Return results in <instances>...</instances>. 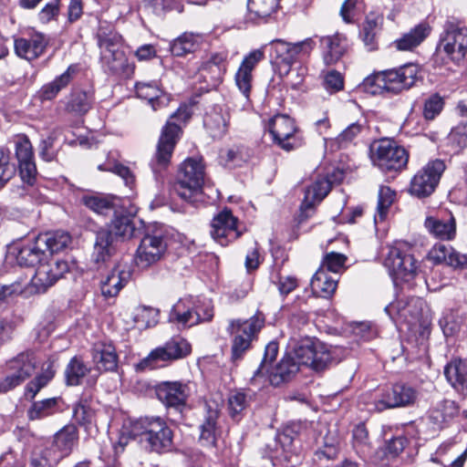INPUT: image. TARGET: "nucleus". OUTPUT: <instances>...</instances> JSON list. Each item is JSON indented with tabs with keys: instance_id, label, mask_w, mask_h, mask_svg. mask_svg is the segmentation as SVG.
<instances>
[{
	"instance_id": "1",
	"label": "nucleus",
	"mask_w": 467,
	"mask_h": 467,
	"mask_svg": "<svg viewBox=\"0 0 467 467\" xmlns=\"http://www.w3.org/2000/svg\"><path fill=\"white\" fill-rule=\"evenodd\" d=\"M129 433L149 451L163 453L171 450L173 432L161 417L139 419L131 424Z\"/></svg>"
},
{
	"instance_id": "2",
	"label": "nucleus",
	"mask_w": 467,
	"mask_h": 467,
	"mask_svg": "<svg viewBox=\"0 0 467 467\" xmlns=\"http://www.w3.org/2000/svg\"><path fill=\"white\" fill-rule=\"evenodd\" d=\"M384 265L396 285L412 281L419 267L412 254V246L404 241L395 242L389 247Z\"/></svg>"
},
{
	"instance_id": "3",
	"label": "nucleus",
	"mask_w": 467,
	"mask_h": 467,
	"mask_svg": "<svg viewBox=\"0 0 467 467\" xmlns=\"http://www.w3.org/2000/svg\"><path fill=\"white\" fill-rule=\"evenodd\" d=\"M135 226L133 219L126 214H115L109 231H99L94 244L93 260L95 263H106L113 253V235L123 239L133 236Z\"/></svg>"
},
{
	"instance_id": "4",
	"label": "nucleus",
	"mask_w": 467,
	"mask_h": 467,
	"mask_svg": "<svg viewBox=\"0 0 467 467\" xmlns=\"http://www.w3.org/2000/svg\"><path fill=\"white\" fill-rule=\"evenodd\" d=\"M204 182V165L201 159L185 160L179 170L173 189L184 201L193 202Z\"/></svg>"
},
{
	"instance_id": "5",
	"label": "nucleus",
	"mask_w": 467,
	"mask_h": 467,
	"mask_svg": "<svg viewBox=\"0 0 467 467\" xmlns=\"http://www.w3.org/2000/svg\"><path fill=\"white\" fill-rule=\"evenodd\" d=\"M213 317V311L209 301L189 296L180 299L172 306L170 321L182 327H191L201 322L210 321Z\"/></svg>"
},
{
	"instance_id": "6",
	"label": "nucleus",
	"mask_w": 467,
	"mask_h": 467,
	"mask_svg": "<svg viewBox=\"0 0 467 467\" xmlns=\"http://www.w3.org/2000/svg\"><path fill=\"white\" fill-rule=\"evenodd\" d=\"M298 364L316 371L326 369L334 360L332 351L321 341L305 337L298 341L290 354Z\"/></svg>"
},
{
	"instance_id": "7",
	"label": "nucleus",
	"mask_w": 467,
	"mask_h": 467,
	"mask_svg": "<svg viewBox=\"0 0 467 467\" xmlns=\"http://www.w3.org/2000/svg\"><path fill=\"white\" fill-rule=\"evenodd\" d=\"M265 325V318L262 314H256L249 319L232 320L229 331L233 336L232 359L237 361L250 348L251 343L257 337L259 331Z\"/></svg>"
},
{
	"instance_id": "8",
	"label": "nucleus",
	"mask_w": 467,
	"mask_h": 467,
	"mask_svg": "<svg viewBox=\"0 0 467 467\" xmlns=\"http://www.w3.org/2000/svg\"><path fill=\"white\" fill-rule=\"evenodd\" d=\"M192 352L191 344L181 337H174L164 345L152 349L150 354L138 364L139 369H152L163 367L168 363L182 359Z\"/></svg>"
},
{
	"instance_id": "9",
	"label": "nucleus",
	"mask_w": 467,
	"mask_h": 467,
	"mask_svg": "<svg viewBox=\"0 0 467 467\" xmlns=\"http://www.w3.org/2000/svg\"><path fill=\"white\" fill-rule=\"evenodd\" d=\"M372 161L385 171H398L406 167L409 153L402 146L390 139H381L372 146Z\"/></svg>"
},
{
	"instance_id": "10",
	"label": "nucleus",
	"mask_w": 467,
	"mask_h": 467,
	"mask_svg": "<svg viewBox=\"0 0 467 467\" xmlns=\"http://www.w3.org/2000/svg\"><path fill=\"white\" fill-rule=\"evenodd\" d=\"M270 46L272 59L279 67H284L285 73H288L293 64L310 55L316 43L311 37L296 43L275 39Z\"/></svg>"
},
{
	"instance_id": "11",
	"label": "nucleus",
	"mask_w": 467,
	"mask_h": 467,
	"mask_svg": "<svg viewBox=\"0 0 467 467\" xmlns=\"http://www.w3.org/2000/svg\"><path fill=\"white\" fill-rule=\"evenodd\" d=\"M68 269V264L64 260L48 258L42 261L37 265L36 273L26 287V292L28 294L45 293L58 279L62 278Z\"/></svg>"
},
{
	"instance_id": "12",
	"label": "nucleus",
	"mask_w": 467,
	"mask_h": 467,
	"mask_svg": "<svg viewBox=\"0 0 467 467\" xmlns=\"http://www.w3.org/2000/svg\"><path fill=\"white\" fill-rule=\"evenodd\" d=\"M440 49L452 61L462 60L467 52V26L456 20L447 21Z\"/></svg>"
},
{
	"instance_id": "13",
	"label": "nucleus",
	"mask_w": 467,
	"mask_h": 467,
	"mask_svg": "<svg viewBox=\"0 0 467 467\" xmlns=\"http://www.w3.org/2000/svg\"><path fill=\"white\" fill-rule=\"evenodd\" d=\"M268 130L274 141L286 151L299 148L303 143L295 120L287 115L278 114L270 119Z\"/></svg>"
},
{
	"instance_id": "14",
	"label": "nucleus",
	"mask_w": 467,
	"mask_h": 467,
	"mask_svg": "<svg viewBox=\"0 0 467 467\" xmlns=\"http://www.w3.org/2000/svg\"><path fill=\"white\" fill-rule=\"evenodd\" d=\"M99 47L103 67L112 74H121L127 71L128 59L122 50L120 36L117 34L106 36H99Z\"/></svg>"
},
{
	"instance_id": "15",
	"label": "nucleus",
	"mask_w": 467,
	"mask_h": 467,
	"mask_svg": "<svg viewBox=\"0 0 467 467\" xmlns=\"http://www.w3.org/2000/svg\"><path fill=\"white\" fill-rule=\"evenodd\" d=\"M445 171V164L441 160L429 161L413 176L410 192L418 197L424 198L431 195L437 187L441 174Z\"/></svg>"
},
{
	"instance_id": "16",
	"label": "nucleus",
	"mask_w": 467,
	"mask_h": 467,
	"mask_svg": "<svg viewBox=\"0 0 467 467\" xmlns=\"http://www.w3.org/2000/svg\"><path fill=\"white\" fill-rule=\"evenodd\" d=\"M36 358L33 352H23L11 359L8 364L10 373L0 381V393H5L22 384L36 369Z\"/></svg>"
},
{
	"instance_id": "17",
	"label": "nucleus",
	"mask_w": 467,
	"mask_h": 467,
	"mask_svg": "<svg viewBox=\"0 0 467 467\" xmlns=\"http://www.w3.org/2000/svg\"><path fill=\"white\" fill-rule=\"evenodd\" d=\"M180 133V126L171 121H168L163 127L157 145L155 158L151 161V167L154 172H160L169 165Z\"/></svg>"
},
{
	"instance_id": "18",
	"label": "nucleus",
	"mask_w": 467,
	"mask_h": 467,
	"mask_svg": "<svg viewBox=\"0 0 467 467\" xmlns=\"http://www.w3.org/2000/svg\"><path fill=\"white\" fill-rule=\"evenodd\" d=\"M417 391L410 386L396 384L384 390L373 401L374 410L382 411L388 409L407 407L415 402Z\"/></svg>"
},
{
	"instance_id": "19",
	"label": "nucleus",
	"mask_w": 467,
	"mask_h": 467,
	"mask_svg": "<svg viewBox=\"0 0 467 467\" xmlns=\"http://www.w3.org/2000/svg\"><path fill=\"white\" fill-rule=\"evenodd\" d=\"M241 234L238 219L234 216L231 210L225 208L213 217L211 223V236L220 245H228Z\"/></svg>"
},
{
	"instance_id": "20",
	"label": "nucleus",
	"mask_w": 467,
	"mask_h": 467,
	"mask_svg": "<svg viewBox=\"0 0 467 467\" xmlns=\"http://www.w3.org/2000/svg\"><path fill=\"white\" fill-rule=\"evenodd\" d=\"M167 246V241L161 234H146L137 248L136 265L141 268L152 265L162 258Z\"/></svg>"
},
{
	"instance_id": "21",
	"label": "nucleus",
	"mask_w": 467,
	"mask_h": 467,
	"mask_svg": "<svg viewBox=\"0 0 467 467\" xmlns=\"http://www.w3.org/2000/svg\"><path fill=\"white\" fill-rule=\"evenodd\" d=\"M383 71L387 92L393 94H398L414 86L420 72L418 66L412 63Z\"/></svg>"
},
{
	"instance_id": "22",
	"label": "nucleus",
	"mask_w": 467,
	"mask_h": 467,
	"mask_svg": "<svg viewBox=\"0 0 467 467\" xmlns=\"http://www.w3.org/2000/svg\"><path fill=\"white\" fill-rule=\"evenodd\" d=\"M15 146L20 176L23 182L32 185L37 173L32 144L26 136L19 135L16 138Z\"/></svg>"
},
{
	"instance_id": "23",
	"label": "nucleus",
	"mask_w": 467,
	"mask_h": 467,
	"mask_svg": "<svg viewBox=\"0 0 467 467\" xmlns=\"http://www.w3.org/2000/svg\"><path fill=\"white\" fill-rule=\"evenodd\" d=\"M48 46V38L40 32H34L28 37L16 38L14 47L16 54L28 61L42 56Z\"/></svg>"
},
{
	"instance_id": "24",
	"label": "nucleus",
	"mask_w": 467,
	"mask_h": 467,
	"mask_svg": "<svg viewBox=\"0 0 467 467\" xmlns=\"http://www.w3.org/2000/svg\"><path fill=\"white\" fill-rule=\"evenodd\" d=\"M190 387L182 381H163L157 385L156 395L167 407L179 408L190 396Z\"/></svg>"
},
{
	"instance_id": "25",
	"label": "nucleus",
	"mask_w": 467,
	"mask_h": 467,
	"mask_svg": "<svg viewBox=\"0 0 467 467\" xmlns=\"http://www.w3.org/2000/svg\"><path fill=\"white\" fill-rule=\"evenodd\" d=\"M319 42L323 50L324 62L327 66L336 64L348 49L347 37L339 33L321 36Z\"/></svg>"
},
{
	"instance_id": "26",
	"label": "nucleus",
	"mask_w": 467,
	"mask_h": 467,
	"mask_svg": "<svg viewBox=\"0 0 467 467\" xmlns=\"http://www.w3.org/2000/svg\"><path fill=\"white\" fill-rule=\"evenodd\" d=\"M78 430L74 425H67L56 433L53 441L47 447L58 456L59 460L67 457L78 442Z\"/></svg>"
},
{
	"instance_id": "27",
	"label": "nucleus",
	"mask_w": 467,
	"mask_h": 467,
	"mask_svg": "<svg viewBox=\"0 0 467 467\" xmlns=\"http://www.w3.org/2000/svg\"><path fill=\"white\" fill-rule=\"evenodd\" d=\"M298 364L294 360L291 355H286L273 368L264 375L262 380H265L272 386L277 387L290 380L292 377L298 371Z\"/></svg>"
},
{
	"instance_id": "28",
	"label": "nucleus",
	"mask_w": 467,
	"mask_h": 467,
	"mask_svg": "<svg viewBox=\"0 0 467 467\" xmlns=\"http://www.w3.org/2000/svg\"><path fill=\"white\" fill-rule=\"evenodd\" d=\"M92 360L99 371H112L118 366V355L111 343L99 341L92 348Z\"/></svg>"
},
{
	"instance_id": "29",
	"label": "nucleus",
	"mask_w": 467,
	"mask_h": 467,
	"mask_svg": "<svg viewBox=\"0 0 467 467\" xmlns=\"http://www.w3.org/2000/svg\"><path fill=\"white\" fill-rule=\"evenodd\" d=\"M130 274L120 265H116L100 282L101 295L105 298L115 297L127 285Z\"/></svg>"
},
{
	"instance_id": "30",
	"label": "nucleus",
	"mask_w": 467,
	"mask_h": 467,
	"mask_svg": "<svg viewBox=\"0 0 467 467\" xmlns=\"http://www.w3.org/2000/svg\"><path fill=\"white\" fill-rule=\"evenodd\" d=\"M444 375L451 387L467 396V359H453L444 368Z\"/></svg>"
},
{
	"instance_id": "31",
	"label": "nucleus",
	"mask_w": 467,
	"mask_h": 467,
	"mask_svg": "<svg viewBox=\"0 0 467 467\" xmlns=\"http://www.w3.org/2000/svg\"><path fill=\"white\" fill-rule=\"evenodd\" d=\"M137 96L148 100L153 110L162 109L170 103L171 98L156 83L140 82L136 84Z\"/></svg>"
},
{
	"instance_id": "32",
	"label": "nucleus",
	"mask_w": 467,
	"mask_h": 467,
	"mask_svg": "<svg viewBox=\"0 0 467 467\" xmlns=\"http://www.w3.org/2000/svg\"><path fill=\"white\" fill-rule=\"evenodd\" d=\"M76 72V67L71 65L54 80L43 85L36 94L38 99L41 101L54 99L62 89L69 85Z\"/></svg>"
},
{
	"instance_id": "33",
	"label": "nucleus",
	"mask_w": 467,
	"mask_h": 467,
	"mask_svg": "<svg viewBox=\"0 0 467 467\" xmlns=\"http://www.w3.org/2000/svg\"><path fill=\"white\" fill-rule=\"evenodd\" d=\"M204 410V420L200 426V441L203 445L213 446L215 442V430L219 416V405L214 401H207L205 402Z\"/></svg>"
},
{
	"instance_id": "34",
	"label": "nucleus",
	"mask_w": 467,
	"mask_h": 467,
	"mask_svg": "<svg viewBox=\"0 0 467 467\" xmlns=\"http://www.w3.org/2000/svg\"><path fill=\"white\" fill-rule=\"evenodd\" d=\"M230 115L226 110L221 108H214L206 113L203 124L211 137L213 139H221L223 137L229 126Z\"/></svg>"
},
{
	"instance_id": "35",
	"label": "nucleus",
	"mask_w": 467,
	"mask_h": 467,
	"mask_svg": "<svg viewBox=\"0 0 467 467\" xmlns=\"http://www.w3.org/2000/svg\"><path fill=\"white\" fill-rule=\"evenodd\" d=\"M330 183L327 179H318L309 185L305 192V198L300 206L302 214L308 216L316 203L320 202L329 192Z\"/></svg>"
},
{
	"instance_id": "36",
	"label": "nucleus",
	"mask_w": 467,
	"mask_h": 467,
	"mask_svg": "<svg viewBox=\"0 0 467 467\" xmlns=\"http://www.w3.org/2000/svg\"><path fill=\"white\" fill-rule=\"evenodd\" d=\"M424 225L431 234L441 240H451L456 234V223L451 214L445 219L429 216Z\"/></svg>"
},
{
	"instance_id": "37",
	"label": "nucleus",
	"mask_w": 467,
	"mask_h": 467,
	"mask_svg": "<svg viewBox=\"0 0 467 467\" xmlns=\"http://www.w3.org/2000/svg\"><path fill=\"white\" fill-rule=\"evenodd\" d=\"M38 244L47 251V259L52 258V254L58 253L71 243V236L64 231L49 232L37 235Z\"/></svg>"
},
{
	"instance_id": "38",
	"label": "nucleus",
	"mask_w": 467,
	"mask_h": 467,
	"mask_svg": "<svg viewBox=\"0 0 467 467\" xmlns=\"http://www.w3.org/2000/svg\"><path fill=\"white\" fill-rule=\"evenodd\" d=\"M202 42V34L185 32L171 43L170 50L173 56L183 57L198 50Z\"/></svg>"
},
{
	"instance_id": "39",
	"label": "nucleus",
	"mask_w": 467,
	"mask_h": 467,
	"mask_svg": "<svg viewBox=\"0 0 467 467\" xmlns=\"http://www.w3.org/2000/svg\"><path fill=\"white\" fill-rule=\"evenodd\" d=\"M47 259V251L38 244L37 237L34 242L24 244L18 248L16 254L17 263L24 266H35Z\"/></svg>"
},
{
	"instance_id": "40",
	"label": "nucleus",
	"mask_w": 467,
	"mask_h": 467,
	"mask_svg": "<svg viewBox=\"0 0 467 467\" xmlns=\"http://www.w3.org/2000/svg\"><path fill=\"white\" fill-rule=\"evenodd\" d=\"M337 280L329 276L327 271L319 268L311 280L313 292L322 297H330L336 291Z\"/></svg>"
},
{
	"instance_id": "41",
	"label": "nucleus",
	"mask_w": 467,
	"mask_h": 467,
	"mask_svg": "<svg viewBox=\"0 0 467 467\" xmlns=\"http://www.w3.org/2000/svg\"><path fill=\"white\" fill-rule=\"evenodd\" d=\"M458 414V407L452 400H443L438 403L430 412L429 420L437 428L443 425Z\"/></svg>"
},
{
	"instance_id": "42",
	"label": "nucleus",
	"mask_w": 467,
	"mask_h": 467,
	"mask_svg": "<svg viewBox=\"0 0 467 467\" xmlns=\"http://www.w3.org/2000/svg\"><path fill=\"white\" fill-rule=\"evenodd\" d=\"M431 28L427 24H419L409 33L396 40L399 50H410L418 47L430 34Z\"/></svg>"
},
{
	"instance_id": "43",
	"label": "nucleus",
	"mask_w": 467,
	"mask_h": 467,
	"mask_svg": "<svg viewBox=\"0 0 467 467\" xmlns=\"http://www.w3.org/2000/svg\"><path fill=\"white\" fill-rule=\"evenodd\" d=\"M227 53L224 51L211 54L202 64L200 70L202 75L205 72L211 74V78L215 81L220 79L225 71Z\"/></svg>"
},
{
	"instance_id": "44",
	"label": "nucleus",
	"mask_w": 467,
	"mask_h": 467,
	"mask_svg": "<svg viewBox=\"0 0 467 467\" xmlns=\"http://www.w3.org/2000/svg\"><path fill=\"white\" fill-rule=\"evenodd\" d=\"M466 317L459 311H449L440 320L441 327L446 337H451L464 330Z\"/></svg>"
},
{
	"instance_id": "45",
	"label": "nucleus",
	"mask_w": 467,
	"mask_h": 467,
	"mask_svg": "<svg viewBox=\"0 0 467 467\" xmlns=\"http://www.w3.org/2000/svg\"><path fill=\"white\" fill-rule=\"evenodd\" d=\"M278 353V345L275 342H270L265 347V356L259 368L254 371L251 379V383L257 387H264L265 380H262L264 375L269 371L272 362L275 359Z\"/></svg>"
},
{
	"instance_id": "46",
	"label": "nucleus",
	"mask_w": 467,
	"mask_h": 467,
	"mask_svg": "<svg viewBox=\"0 0 467 467\" xmlns=\"http://www.w3.org/2000/svg\"><path fill=\"white\" fill-rule=\"evenodd\" d=\"M116 198L101 194H87L81 199L82 203L99 214H107L115 208Z\"/></svg>"
},
{
	"instance_id": "47",
	"label": "nucleus",
	"mask_w": 467,
	"mask_h": 467,
	"mask_svg": "<svg viewBox=\"0 0 467 467\" xmlns=\"http://www.w3.org/2000/svg\"><path fill=\"white\" fill-rule=\"evenodd\" d=\"M58 401V398H50L33 402L27 410L28 420H38L54 414L57 410Z\"/></svg>"
},
{
	"instance_id": "48",
	"label": "nucleus",
	"mask_w": 467,
	"mask_h": 467,
	"mask_svg": "<svg viewBox=\"0 0 467 467\" xmlns=\"http://www.w3.org/2000/svg\"><path fill=\"white\" fill-rule=\"evenodd\" d=\"M89 371L90 368L86 366L80 358H72L65 369L67 384L70 386L81 384Z\"/></svg>"
},
{
	"instance_id": "49",
	"label": "nucleus",
	"mask_w": 467,
	"mask_h": 467,
	"mask_svg": "<svg viewBox=\"0 0 467 467\" xmlns=\"http://www.w3.org/2000/svg\"><path fill=\"white\" fill-rule=\"evenodd\" d=\"M59 462L58 456L47 446L37 447L32 451L29 467H57Z\"/></svg>"
},
{
	"instance_id": "50",
	"label": "nucleus",
	"mask_w": 467,
	"mask_h": 467,
	"mask_svg": "<svg viewBox=\"0 0 467 467\" xmlns=\"http://www.w3.org/2000/svg\"><path fill=\"white\" fill-rule=\"evenodd\" d=\"M396 193L389 186H380L379 190L377 211L374 216L375 223L387 218L389 207L395 200Z\"/></svg>"
},
{
	"instance_id": "51",
	"label": "nucleus",
	"mask_w": 467,
	"mask_h": 467,
	"mask_svg": "<svg viewBox=\"0 0 467 467\" xmlns=\"http://www.w3.org/2000/svg\"><path fill=\"white\" fill-rule=\"evenodd\" d=\"M362 126L352 123L348 126L337 137L331 139L327 143L331 150H337L348 148L361 132Z\"/></svg>"
},
{
	"instance_id": "52",
	"label": "nucleus",
	"mask_w": 467,
	"mask_h": 467,
	"mask_svg": "<svg viewBox=\"0 0 467 467\" xmlns=\"http://www.w3.org/2000/svg\"><path fill=\"white\" fill-rule=\"evenodd\" d=\"M73 417L78 423L84 426L88 431L96 427L95 411L86 402H79L74 407Z\"/></svg>"
},
{
	"instance_id": "53",
	"label": "nucleus",
	"mask_w": 467,
	"mask_h": 467,
	"mask_svg": "<svg viewBox=\"0 0 467 467\" xmlns=\"http://www.w3.org/2000/svg\"><path fill=\"white\" fill-rule=\"evenodd\" d=\"M278 0H248L247 8L250 14L259 18L270 16L276 11Z\"/></svg>"
},
{
	"instance_id": "54",
	"label": "nucleus",
	"mask_w": 467,
	"mask_h": 467,
	"mask_svg": "<svg viewBox=\"0 0 467 467\" xmlns=\"http://www.w3.org/2000/svg\"><path fill=\"white\" fill-rule=\"evenodd\" d=\"M361 88L372 95L387 92L384 71L373 73L367 77L360 85Z\"/></svg>"
},
{
	"instance_id": "55",
	"label": "nucleus",
	"mask_w": 467,
	"mask_h": 467,
	"mask_svg": "<svg viewBox=\"0 0 467 467\" xmlns=\"http://www.w3.org/2000/svg\"><path fill=\"white\" fill-rule=\"evenodd\" d=\"M92 95L88 92H78L73 95L67 105V109L77 114H85L91 108Z\"/></svg>"
},
{
	"instance_id": "56",
	"label": "nucleus",
	"mask_w": 467,
	"mask_h": 467,
	"mask_svg": "<svg viewBox=\"0 0 467 467\" xmlns=\"http://www.w3.org/2000/svg\"><path fill=\"white\" fill-rule=\"evenodd\" d=\"M410 297H399L395 301L389 303L386 307L385 311L388 315L397 321L407 320V307L409 306Z\"/></svg>"
},
{
	"instance_id": "57",
	"label": "nucleus",
	"mask_w": 467,
	"mask_h": 467,
	"mask_svg": "<svg viewBox=\"0 0 467 467\" xmlns=\"http://www.w3.org/2000/svg\"><path fill=\"white\" fill-rule=\"evenodd\" d=\"M98 169L102 171H111L113 173H116L117 175L121 177L123 179L125 184L130 188L132 187V185L135 182V178H134V175L132 174L131 171L128 167H126L120 163L100 164L98 166Z\"/></svg>"
},
{
	"instance_id": "58",
	"label": "nucleus",
	"mask_w": 467,
	"mask_h": 467,
	"mask_svg": "<svg viewBox=\"0 0 467 467\" xmlns=\"http://www.w3.org/2000/svg\"><path fill=\"white\" fill-rule=\"evenodd\" d=\"M234 79L238 89L243 94V96L246 99V102L248 103L250 100V93L252 90V72L244 70L239 67L237 72L235 73Z\"/></svg>"
},
{
	"instance_id": "59",
	"label": "nucleus",
	"mask_w": 467,
	"mask_h": 467,
	"mask_svg": "<svg viewBox=\"0 0 467 467\" xmlns=\"http://www.w3.org/2000/svg\"><path fill=\"white\" fill-rule=\"evenodd\" d=\"M353 444L358 453L366 454L368 452V433L363 424H358L353 430Z\"/></svg>"
},
{
	"instance_id": "60",
	"label": "nucleus",
	"mask_w": 467,
	"mask_h": 467,
	"mask_svg": "<svg viewBox=\"0 0 467 467\" xmlns=\"http://www.w3.org/2000/svg\"><path fill=\"white\" fill-rule=\"evenodd\" d=\"M347 257L339 253L327 254L322 263L321 268L333 273H339L345 267Z\"/></svg>"
},
{
	"instance_id": "61",
	"label": "nucleus",
	"mask_w": 467,
	"mask_h": 467,
	"mask_svg": "<svg viewBox=\"0 0 467 467\" xmlns=\"http://www.w3.org/2000/svg\"><path fill=\"white\" fill-rule=\"evenodd\" d=\"M272 282L277 286L278 291L282 296L290 294L298 285L296 277L293 275H283L281 274H277L276 276H273Z\"/></svg>"
},
{
	"instance_id": "62",
	"label": "nucleus",
	"mask_w": 467,
	"mask_h": 467,
	"mask_svg": "<svg viewBox=\"0 0 467 467\" xmlns=\"http://www.w3.org/2000/svg\"><path fill=\"white\" fill-rule=\"evenodd\" d=\"M443 99L438 94L431 95L424 103L423 115L426 119L431 120L439 115L443 108Z\"/></svg>"
},
{
	"instance_id": "63",
	"label": "nucleus",
	"mask_w": 467,
	"mask_h": 467,
	"mask_svg": "<svg viewBox=\"0 0 467 467\" xmlns=\"http://www.w3.org/2000/svg\"><path fill=\"white\" fill-rule=\"evenodd\" d=\"M247 406V399L244 393L235 391L228 398L229 412L233 419H235Z\"/></svg>"
},
{
	"instance_id": "64",
	"label": "nucleus",
	"mask_w": 467,
	"mask_h": 467,
	"mask_svg": "<svg viewBox=\"0 0 467 467\" xmlns=\"http://www.w3.org/2000/svg\"><path fill=\"white\" fill-rule=\"evenodd\" d=\"M60 11V0H50L39 11L37 18L40 23L47 24L57 19Z\"/></svg>"
}]
</instances>
